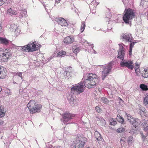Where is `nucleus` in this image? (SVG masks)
<instances>
[{
    "mask_svg": "<svg viewBox=\"0 0 148 148\" xmlns=\"http://www.w3.org/2000/svg\"><path fill=\"white\" fill-rule=\"evenodd\" d=\"M87 77H84L82 80L79 84L71 88V92L73 94L75 91L79 92V93L83 92L85 87L84 86L88 88H92L95 86L98 82V79L96 77V75L92 73H89L87 75Z\"/></svg>",
    "mask_w": 148,
    "mask_h": 148,
    "instance_id": "f257e3e1",
    "label": "nucleus"
},
{
    "mask_svg": "<svg viewBox=\"0 0 148 148\" xmlns=\"http://www.w3.org/2000/svg\"><path fill=\"white\" fill-rule=\"evenodd\" d=\"M123 20L127 24L130 25L132 20L135 17L134 10L131 8H126L124 11Z\"/></svg>",
    "mask_w": 148,
    "mask_h": 148,
    "instance_id": "f03ea898",
    "label": "nucleus"
},
{
    "mask_svg": "<svg viewBox=\"0 0 148 148\" xmlns=\"http://www.w3.org/2000/svg\"><path fill=\"white\" fill-rule=\"evenodd\" d=\"M27 107L31 114L35 113L40 112L42 107L41 105L36 103L34 100H30L27 105Z\"/></svg>",
    "mask_w": 148,
    "mask_h": 148,
    "instance_id": "7ed1b4c3",
    "label": "nucleus"
},
{
    "mask_svg": "<svg viewBox=\"0 0 148 148\" xmlns=\"http://www.w3.org/2000/svg\"><path fill=\"white\" fill-rule=\"evenodd\" d=\"M114 65V62H111L108 64L102 65L101 67V78L103 80L111 72L113 66Z\"/></svg>",
    "mask_w": 148,
    "mask_h": 148,
    "instance_id": "20e7f679",
    "label": "nucleus"
},
{
    "mask_svg": "<svg viewBox=\"0 0 148 148\" xmlns=\"http://www.w3.org/2000/svg\"><path fill=\"white\" fill-rule=\"evenodd\" d=\"M86 138L84 137L79 136L76 138L74 142V145H71V148H83L84 146Z\"/></svg>",
    "mask_w": 148,
    "mask_h": 148,
    "instance_id": "39448f33",
    "label": "nucleus"
},
{
    "mask_svg": "<svg viewBox=\"0 0 148 148\" xmlns=\"http://www.w3.org/2000/svg\"><path fill=\"white\" fill-rule=\"evenodd\" d=\"M11 53L9 49H5L4 51L0 53V61L3 62H6Z\"/></svg>",
    "mask_w": 148,
    "mask_h": 148,
    "instance_id": "423d86ee",
    "label": "nucleus"
},
{
    "mask_svg": "<svg viewBox=\"0 0 148 148\" xmlns=\"http://www.w3.org/2000/svg\"><path fill=\"white\" fill-rule=\"evenodd\" d=\"M119 48L118 50V55L117 58H119L122 60H123L124 56L125 54V51L123 49V46H125L122 43L119 44Z\"/></svg>",
    "mask_w": 148,
    "mask_h": 148,
    "instance_id": "0eeeda50",
    "label": "nucleus"
},
{
    "mask_svg": "<svg viewBox=\"0 0 148 148\" xmlns=\"http://www.w3.org/2000/svg\"><path fill=\"white\" fill-rule=\"evenodd\" d=\"M62 116L63 118L61 119V120L64 124H65L72 119L74 116V115L71 114L69 113L65 112L62 115Z\"/></svg>",
    "mask_w": 148,
    "mask_h": 148,
    "instance_id": "6e6552de",
    "label": "nucleus"
},
{
    "mask_svg": "<svg viewBox=\"0 0 148 148\" xmlns=\"http://www.w3.org/2000/svg\"><path fill=\"white\" fill-rule=\"evenodd\" d=\"M132 62L131 61L122 60L121 62L122 67L125 66L131 70H132L134 68Z\"/></svg>",
    "mask_w": 148,
    "mask_h": 148,
    "instance_id": "1a4fd4ad",
    "label": "nucleus"
},
{
    "mask_svg": "<svg viewBox=\"0 0 148 148\" xmlns=\"http://www.w3.org/2000/svg\"><path fill=\"white\" fill-rule=\"evenodd\" d=\"M120 38L122 39L123 41H125L126 42H132V39L130 37L129 35L127 34H124L123 33L121 34Z\"/></svg>",
    "mask_w": 148,
    "mask_h": 148,
    "instance_id": "9d476101",
    "label": "nucleus"
},
{
    "mask_svg": "<svg viewBox=\"0 0 148 148\" xmlns=\"http://www.w3.org/2000/svg\"><path fill=\"white\" fill-rule=\"evenodd\" d=\"M23 73L22 72H17L15 73V75L13 77V79L14 80H17V82H18L19 81H21L22 80L23 77H22V74Z\"/></svg>",
    "mask_w": 148,
    "mask_h": 148,
    "instance_id": "9b49d317",
    "label": "nucleus"
},
{
    "mask_svg": "<svg viewBox=\"0 0 148 148\" xmlns=\"http://www.w3.org/2000/svg\"><path fill=\"white\" fill-rule=\"evenodd\" d=\"M74 41V38L73 37L69 36L66 37L64 40V42L66 44L71 43Z\"/></svg>",
    "mask_w": 148,
    "mask_h": 148,
    "instance_id": "f8f14e48",
    "label": "nucleus"
},
{
    "mask_svg": "<svg viewBox=\"0 0 148 148\" xmlns=\"http://www.w3.org/2000/svg\"><path fill=\"white\" fill-rule=\"evenodd\" d=\"M29 44V52L34 51L38 50V47H36V44L34 42Z\"/></svg>",
    "mask_w": 148,
    "mask_h": 148,
    "instance_id": "ddd939ff",
    "label": "nucleus"
},
{
    "mask_svg": "<svg viewBox=\"0 0 148 148\" xmlns=\"http://www.w3.org/2000/svg\"><path fill=\"white\" fill-rule=\"evenodd\" d=\"M57 22L59 24L62 26H67L68 23L63 18H60L58 19Z\"/></svg>",
    "mask_w": 148,
    "mask_h": 148,
    "instance_id": "4468645a",
    "label": "nucleus"
},
{
    "mask_svg": "<svg viewBox=\"0 0 148 148\" xmlns=\"http://www.w3.org/2000/svg\"><path fill=\"white\" fill-rule=\"evenodd\" d=\"M6 73L4 70V68L0 66V79L5 78Z\"/></svg>",
    "mask_w": 148,
    "mask_h": 148,
    "instance_id": "2eb2a0df",
    "label": "nucleus"
},
{
    "mask_svg": "<svg viewBox=\"0 0 148 148\" xmlns=\"http://www.w3.org/2000/svg\"><path fill=\"white\" fill-rule=\"evenodd\" d=\"M10 41L5 38L0 37V43L3 45H6L8 44Z\"/></svg>",
    "mask_w": 148,
    "mask_h": 148,
    "instance_id": "dca6fc26",
    "label": "nucleus"
},
{
    "mask_svg": "<svg viewBox=\"0 0 148 148\" xmlns=\"http://www.w3.org/2000/svg\"><path fill=\"white\" fill-rule=\"evenodd\" d=\"M95 136L97 141L99 142L102 141L103 138L101 136L100 134L98 132H95ZM98 143H99L98 142Z\"/></svg>",
    "mask_w": 148,
    "mask_h": 148,
    "instance_id": "f3484780",
    "label": "nucleus"
},
{
    "mask_svg": "<svg viewBox=\"0 0 148 148\" xmlns=\"http://www.w3.org/2000/svg\"><path fill=\"white\" fill-rule=\"evenodd\" d=\"M6 111L3 106L0 107V118L4 116Z\"/></svg>",
    "mask_w": 148,
    "mask_h": 148,
    "instance_id": "a211bd4d",
    "label": "nucleus"
},
{
    "mask_svg": "<svg viewBox=\"0 0 148 148\" xmlns=\"http://www.w3.org/2000/svg\"><path fill=\"white\" fill-rule=\"evenodd\" d=\"M17 13V12L11 8L8 9L7 11V14L10 15H16Z\"/></svg>",
    "mask_w": 148,
    "mask_h": 148,
    "instance_id": "6ab92c4d",
    "label": "nucleus"
},
{
    "mask_svg": "<svg viewBox=\"0 0 148 148\" xmlns=\"http://www.w3.org/2000/svg\"><path fill=\"white\" fill-rule=\"evenodd\" d=\"M116 119L119 122L122 124H123L125 123L123 118L120 115L117 116L116 117Z\"/></svg>",
    "mask_w": 148,
    "mask_h": 148,
    "instance_id": "aec40b11",
    "label": "nucleus"
},
{
    "mask_svg": "<svg viewBox=\"0 0 148 148\" xmlns=\"http://www.w3.org/2000/svg\"><path fill=\"white\" fill-rule=\"evenodd\" d=\"M140 114L141 115L145 116L146 114V110L145 108L143 107H141L140 108Z\"/></svg>",
    "mask_w": 148,
    "mask_h": 148,
    "instance_id": "412c9836",
    "label": "nucleus"
},
{
    "mask_svg": "<svg viewBox=\"0 0 148 148\" xmlns=\"http://www.w3.org/2000/svg\"><path fill=\"white\" fill-rule=\"evenodd\" d=\"M27 16V12L26 11H21L19 15V17H25Z\"/></svg>",
    "mask_w": 148,
    "mask_h": 148,
    "instance_id": "4be33fe9",
    "label": "nucleus"
},
{
    "mask_svg": "<svg viewBox=\"0 0 148 148\" xmlns=\"http://www.w3.org/2000/svg\"><path fill=\"white\" fill-rule=\"evenodd\" d=\"M130 123H132V125L135 128L138 127L139 124L138 121L134 119H133V120L132 121H131Z\"/></svg>",
    "mask_w": 148,
    "mask_h": 148,
    "instance_id": "5701e85b",
    "label": "nucleus"
},
{
    "mask_svg": "<svg viewBox=\"0 0 148 148\" xmlns=\"http://www.w3.org/2000/svg\"><path fill=\"white\" fill-rule=\"evenodd\" d=\"M140 87L143 90L146 91L148 90V88L147 86L143 84H140Z\"/></svg>",
    "mask_w": 148,
    "mask_h": 148,
    "instance_id": "b1692460",
    "label": "nucleus"
},
{
    "mask_svg": "<svg viewBox=\"0 0 148 148\" xmlns=\"http://www.w3.org/2000/svg\"><path fill=\"white\" fill-rule=\"evenodd\" d=\"M136 43V42H132L130 44V50H129V54L131 55L132 54V48L133 47H134V45Z\"/></svg>",
    "mask_w": 148,
    "mask_h": 148,
    "instance_id": "393cba45",
    "label": "nucleus"
},
{
    "mask_svg": "<svg viewBox=\"0 0 148 148\" xmlns=\"http://www.w3.org/2000/svg\"><path fill=\"white\" fill-rule=\"evenodd\" d=\"M100 101L102 103L106 104L108 103L109 101L107 98L105 97L101 98L100 100Z\"/></svg>",
    "mask_w": 148,
    "mask_h": 148,
    "instance_id": "a878e982",
    "label": "nucleus"
},
{
    "mask_svg": "<svg viewBox=\"0 0 148 148\" xmlns=\"http://www.w3.org/2000/svg\"><path fill=\"white\" fill-rule=\"evenodd\" d=\"M29 45L28 44L27 45H25L23 47H20L21 48V49H22L23 51H25L26 50H29Z\"/></svg>",
    "mask_w": 148,
    "mask_h": 148,
    "instance_id": "bb28decb",
    "label": "nucleus"
},
{
    "mask_svg": "<svg viewBox=\"0 0 148 148\" xmlns=\"http://www.w3.org/2000/svg\"><path fill=\"white\" fill-rule=\"evenodd\" d=\"M85 25V22L84 21H82V25H81V28L80 29V31L81 33L84 30Z\"/></svg>",
    "mask_w": 148,
    "mask_h": 148,
    "instance_id": "cd10ccee",
    "label": "nucleus"
},
{
    "mask_svg": "<svg viewBox=\"0 0 148 148\" xmlns=\"http://www.w3.org/2000/svg\"><path fill=\"white\" fill-rule=\"evenodd\" d=\"M73 53L77 54V53L79 52L80 49L79 47H77L75 46L73 48Z\"/></svg>",
    "mask_w": 148,
    "mask_h": 148,
    "instance_id": "c85d7f7f",
    "label": "nucleus"
},
{
    "mask_svg": "<svg viewBox=\"0 0 148 148\" xmlns=\"http://www.w3.org/2000/svg\"><path fill=\"white\" fill-rule=\"evenodd\" d=\"M76 101L75 97L72 96L70 98V103L74 104L75 103Z\"/></svg>",
    "mask_w": 148,
    "mask_h": 148,
    "instance_id": "c756f323",
    "label": "nucleus"
},
{
    "mask_svg": "<svg viewBox=\"0 0 148 148\" xmlns=\"http://www.w3.org/2000/svg\"><path fill=\"white\" fill-rule=\"evenodd\" d=\"M144 103L145 106L148 104V94H146L144 100Z\"/></svg>",
    "mask_w": 148,
    "mask_h": 148,
    "instance_id": "7c9ffc66",
    "label": "nucleus"
},
{
    "mask_svg": "<svg viewBox=\"0 0 148 148\" xmlns=\"http://www.w3.org/2000/svg\"><path fill=\"white\" fill-rule=\"evenodd\" d=\"M66 52L65 51H61L59 52L57 54V57L61 56L63 55H65Z\"/></svg>",
    "mask_w": 148,
    "mask_h": 148,
    "instance_id": "2f4dec72",
    "label": "nucleus"
},
{
    "mask_svg": "<svg viewBox=\"0 0 148 148\" xmlns=\"http://www.w3.org/2000/svg\"><path fill=\"white\" fill-rule=\"evenodd\" d=\"M126 114L127 119L130 121V122L131 121H132L133 120V119H133V117L130 114Z\"/></svg>",
    "mask_w": 148,
    "mask_h": 148,
    "instance_id": "473e14b6",
    "label": "nucleus"
},
{
    "mask_svg": "<svg viewBox=\"0 0 148 148\" xmlns=\"http://www.w3.org/2000/svg\"><path fill=\"white\" fill-rule=\"evenodd\" d=\"M140 134L141 136V138L143 141H144L146 140L147 139L146 137H147L148 135H147V134H146V136L144 135L142 132H140Z\"/></svg>",
    "mask_w": 148,
    "mask_h": 148,
    "instance_id": "72a5a7b5",
    "label": "nucleus"
},
{
    "mask_svg": "<svg viewBox=\"0 0 148 148\" xmlns=\"http://www.w3.org/2000/svg\"><path fill=\"white\" fill-rule=\"evenodd\" d=\"M142 125L143 127H147L148 126V121H146L145 120H143V121L142 123Z\"/></svg>",
    "mask_w": 148,
    "mask_h": 148,
    "instance_id": "f704fd0d",
    "label": "nucleus"
},
{
    "mask_svg": "<svg viewBox=\"0 0 148 148\" xmlns=\"http://www.w3.org/2000/svg\"><path fill=\"white\" fill-rule=\"evenodd\" d=\"M117 124V122L115 121L113 118L111 119L110 122V124L111 125H115Z\"/></svg>",
    "mask_w": 148,
    "mask_h": 148,
    "instance_id": "c9c22d12",
    "label": "nucleus"
},
{
    "mask_svg": "<svg viewBox=\"0 0 148 148\" xmlns=\"http://www.w3.org/2000/svg\"><path fill=\"white\" fill-rule=\"evenodd\" d=\"M99 4L98 2H96L95 0H93L91 3L90 6H91L92 4L94 5V7L95 8H96V6Z\"/></svg>",
    "mask_w": 148,
    "mask_h": 148,
    "instance_id": "e433bc0d",
    "label": "nucleus"
},
{
    "mask_svg": "<svg viewBox=\"0 0 148 148\" xmlns=\"http://www.w3.org/2000/svg\"><path fill=\"white\" fill-rule=\"evenodd\" d=\"M66 74L69 73H71L72 71V68L70 66L69 67L67 68L66 69Z\"/></svg>",
    "mask_w": 148,
    "mask_h": 148,
    "instance_id": "4c0bfd02",
    "label": "nucleus"
},
{
    "mask_svg": "<svg viewBox=\"0 0 148 148\" xmlns=\"http://www.w3.org/2000/svg\"><path fill=\"white\" fill-rule=\"evenodd\" d=\"M133 140V138L132 136L129 137L128 138V144H132V140Z\"/></svg>",
    "mask_w": 148,
    "mask_h": 148,
    "instance_id": "58836bf2",
    "label": "nucleus"
},
{
    "mask_svg": "<svg viewBox=\"0 0 148 148\" xmlns=\"http://www.w3.org/2000/svg\"><path fill=\"white\" fill-rule=\"evenodd\" d=\"M125 131V129L123 127H121L118 129L117 132L118 133H122Z\"/></svg>",
    "mask_w": 148,
    "mask_h": 148,
    "instance_id": "ea45409f",
    "label": "nucleus"
},
{
    "mask_svg": "<svg viewBox=\"0 0 148 148\" xmlns=\"http://www.w3.org/2000/svg\"><path fill=\"white\" fill-rule=\"evenodd\" d=\"M100 123H101V125L104 126L106 124L105 121L104 119L102 118L99 119Z\"/></svg>",
    "mask_w": 148,
    "mask_h": 148,
    "instance_id": "a19ab883",
    "label": "nucleus"
},
{
    "mask_svg": "<svg viewBox=\"0 0 148 148\" xmlns=\"http://www.w3.org/2000/svg\"><path fill=\"white\" fill-rule=\"evenodd\" d=\"M144 130L146 132H147V135H148V126L147 127H143Z\"/></svg>",
    "mask_w": 148,
    "mask_h": 148,
    "instance_id": "79ce46f5",
    "label": "nucleus"
},
{
    "mask_svg": "<svg viewBox=\"0 0 148 148\" xmlns=\"http://www.w3.org/2000/svg\"><path fill=\"white\" fill-rule=\"evenodd\" d=\"M95 110L98 112H101V109L98 106H96L95 107Z\"/></svg>",
    "mask_w": 148,
    "mask_h": 148,
    "instance_id": "37998d69",
    "label": "nucleus"
},
{
    "mask_svg": "<svg viewBox=\"0 0 148 148\" xmlns=\"http://www.w3.org/2000/svg\"><path fill=\"white\" fill-rule=\"evenodd\" d=\"M54 56V55H53L52 56H51L48 59V61H50Z\"/></svg>",
    "mask_w": 148,
    "mask_h": 148,
    "instance_id": "c03bdc74",
    "label": "nucleus"
},
{
    "mask_svg": "<svg viewBox=\"0 0 148 148\" xmlns=\"http://www.w3.org/2000/svg\"><path fill=\"white\" fill-rule=\"evenodd\" d=\"M11 92L10 90L9 89H8L6 90L5 93H7L8 95H10L11 94Z\"/></svg>",
    "mask_w": 148,
    "mask_h": 148,
    "instance_id": "a18cd8bd",
    "label": "nucleus"
},
{
    "mask_svg": "<svg viewBox=\"0 0 148 148\" xmlns=\"http://www.w3.org/2000/svg\"><path fill=\"white\" fill-rule=\"evenodd\" d=\"M143 77L145 78H147L148 77V73L145 74L143 75Z\"/></svg>",
    "mask_w": 148,
    "mask_h": 148,
    "instance_id": "49530a36",
    "label": "nucleus"
},
{
    "mask_svg": "<svg viewBox=\"0 0 148 148\" xmlns=\"http://www.w3.org/2000/svg\"><path fill=\"white\" fill-rule=\"evenodd\" d=\"M120 141H121V144H124V142H125V140H124V139H123V138H122L120 140Z\"/></svg>",
    "mask_w": 148,
    "mask_h": 148,
    "instance_id": "de8ad7c7",
    "label": "nucleus"
},
{
    "mask_svg": "<svg viewBox=\"0 0 148 148\" xmlns=\"http://www.w3.org/2000/svg\"><path fill=\"white\" fill-rule=\"evenodd\" d=\"M13 25H14V29H15V30H16V26L15 25H11L10 27V29H11V28H12V27H13Z\"/></svg>",
    "mask_w": 148,
    "mask_h": 148,
    "instance_id": "09e8293b",
    "label": "nucleus"
},
{
    "mask_svg": "<svg viewBox=\"0 0 148 148\" xmlns=\"http://www.w3.org/2000/svg\"><path fill=\"white\" fill-rule=\"evenodd\" d=\"M91 12H92V14H95L96 12V11L95 9H93L91 10Z\"/></svg>",
    "mask_w": 148,
    "mask_h": 148,
    "instance_id": "8fccbe9b",
    "label": "nucleus"
},
{
    "mask_svg": "<svg viewBox=\"0 0 148 148\" xmlns=\"http://www.w3.org/2000/svg\"><path fill=\"white\" fill-rule=\"evenodd\" d=\"M138 68L136 66L135 67V71L136 72H138Z\"/></svg>",
    "mask_w": 148,
    "mask_h": 148,
    "instance_id": "3c124183",
    "label": "nucleus"
},
{
    "mask_svg": "<svg viewBox=\"0 0 148 148\" xmlns=\"http://www.w3.org/2000/svg\"><path fill=\"white\" fill-rule=\"evenodd\" d=\"M60 0H56V3L58 4L60 3Z\"/></svg>",
    "mask_w": 148,
    "mask_h": 148,
    "instance_id": "603ef678",
    "label": "nucleus"
},
{
    "mask_svg": "<svg viewBox=\"0 0 148 148\" xmlns=\"http://www.w3.org/2000/svg\"><path fill=\"white\" fill-rule=\"evenodd\" d=\"M119 102H123L124 101H123L119 97Z\"/></svg>",
    "mask_w": 148,
    "mask_h": 148,
    "instance_id": "864d4df0",
    "label": "nucleus"
},
{
    "mask_svg": "<svg viewBox=\"0 0 148 148\" xmlns=\"http://www.w3.org/2000/svg\"><path fill=\"white\" fill-rule=\"evenodd\" d=\"M3 121L2 120H0V125L3 123Z\"/></svg>",
    "mask_w": 148,
    "mask_h": 148,
    "instance_id": "5fc2aeb1",
    "label": "nucleus"
},
{
    "mask_svg": "<svg viewBox=\"0 0 148 148\" xmlns=\"http://www.w3.org/2000/svg\"><path fill=\"white\" fill-rule=\"evenodd\" d=\"M2 27L1 26H0V33H1L2 32Z\"/></svg>",
    "mask_w": 148,
    "mask_h": 148,
    "instance_id": "6e6d98bb",
    "label": "nucleus"
},
{
    "mask_svg": "<svg viewBox=\"0 0 148 148\" xmlns=\"http://www.w3.org/2000/svg\"><path fill=\"white\" fill-rule=\"evenodd\" d=\"M139 64H138V63H136V65L137 67L138 68H139L138 66H139Z\"/></svg>",
    "mask_w": 148,
    "mask_h": 148,
    "instance_id": "4d7b16f0",
    "label": "nucleus"
},
{
    "mask_svg": "<svg viewBox=\"0 0 148 148\" xmlns=\"http://www.w3.org/2000/svg\"><path fill=\"white\" fill-rule=\"evenodd\" d=\"M144 71H145V73H147V69H146V70H144Z\"/></svg>",
    "mask_w": 148,
    "mask_h": 148,
    "instance_id": "13d9d810",
    "label": "nucleus"
},
{
    "mask_svg": "<svg viewBox=\"0 0 148 148\" xmlns=\"http://www.w3.org/2000/svg\"><path fill=\"white\" fill-rule=\"evenodd\" d=\"M2 90V88L1 86H0V92Z\"/></svg>",
    "mask_w": 148,
    "mask_h": 148,
    "instance_id": "bf43d9fd",
    "label": "nucleus"
},
{
    "mask_svg": "<svg viewBox=\"0 0 148 148\" xmlns=\"http://www.w3.org/2000/svg\"><path fill=\"white\" fill-rule=\"evenodd\" d=\"M13 83L14 84H16H16H18L17 83H16V82H15V81H13Z\"/></svg>",
    "mask_w": 148,
    "mask_h": 148,
    "instance_id": "052dcab7",
    "label": "nucleus"
},
{
    "mask_svg": "<svg viewBox=\"0 0 148 148\" xmlns=\"http://www.w3.org/2000/svg\"><path fill=\"white\" fill-rule=\"evenodd\" d=\"M147 107L148 108V103L145 106Z\"/></svg>",
    "mask_w": 148,
    "mask_h": 148,
    "instance_id": "680f3d73",
    "label": "nucleus"
},
{
    "mask_svg": "<svg viewBox=\"0 0 148 148\" xmlns=\"http://www.w3.org/2000/svg\"><path fill=\"white\" fill-rule=\"evenodd\" d=\"M85 148H90L89 147H85Z\"/></svg>",
    "mask_w": 148,
    "mask_h": 148,
    "instance_id": "e2e57ef3",
    "label": "nucleus"
},
{
    "mask_svg": "<svg viewBox=\"0 0 148 148\" xmlns=\"http://www.w3.org/2000/svg\"><path fill=\"white\" fill-rule=\"evenodd\" d=\"M64 133H66V131H64Z\"/></svg>",
    "mask_w": 148,
    "mask_h": 148,
    "instance_id": "0e129e2a",
    "label": "nucleus"
},
{
    "mask_svg": "<svg viewBox=\"0 0 148 148\" xmlns=\"http://www.w3.org/2000/svg\"><path fill=\"white\" fill-rule=\"evenodd\" d=\"M96 51H95V53H96Z\"/></svg>",
    "mask_w": 148,
    "mask_h": 148,
    "instance_id": "69168bd1",
    "label": "nucleus"
},
{
    "mask_svg": "<svg viewBox=\"0 0 148 148\" xmlns=\"http://www.w3.org/2000/svg\"><path fill=\"white\" fill-rule=\"evenodd\" d=\"M65 128H65V127L64 128V130H65Z\"/></svg>",
    "mask_w": 148,
    "mask_h": 148,
    "instance_id": "338daca9",
    "label": "nucleus"
},
{
    "mask_svg": "<svg viewBox=\"0 0 148 148\" xmlns=\"http://www.w3.org/2000/svg\"><path fill=\"white\" fill-rule=\"evenodd\" d=\"M56 148H60V147H57Z\"/></svg>",
    "mask_w": 148,
    "mask_h": 148,
    "instance_id": "774afa93",
    "label": "nucleus"
}]
</instances>
